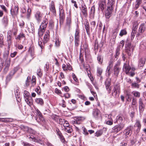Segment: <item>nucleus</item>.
<instances>
[{
    "label": "nucleus",
    "instance_id": "obj_60",
    "mask_svg": "<svg viewBox=\"0 0 146 146\" xmlns=\"http://www.w3.org/2000/svg\"><path fill=\"white\" fill-rule=\"evenodd\" d=\"M11 36L10 35H8L7 37V40L9 44L11 42Z\"/></svg>",
    "mask_w": 146,
    "mask_h": 146
},
{
    "label": "nucleus",
    "instance_id": "obj_26",
    "mask_svg": "<svg viewBox=\"0 0 146 146\" xmlns=\"http://www.w3.org/2000/svg\"><path fill=\"white\" fill-rule=\"evenodd\" d=\"M28 29L30 33H32L33 32L34 28V26L32 25V24H30L28 27Z\"/></svg>",
    "mask_w": 146,
    "mask_h": 146
},
{
    "label": "nucleus",
    "instance_id": "obj_11",
    "mask_svg": "<svg viewBox=\"0 0 146 146\" xmlns=\"http://www.w3.org/2000/svg\"><path fill=\"white\" fill-rule=\"evenodd\" d=\"M37 116L38 117V122H42L43 123L44 121V119L42 115L40 112L37 109Z\"/></svg>",
    "mask_w": 146,
    "mask_h": 146
},
{
    "label": "nucleus",
    "instance_id": "obj_43",
    "mask_svg": "<svg viewBox=\"0 0 146 146\" xmlns=\"http://www.w3.org/2000/svg\"><path fill=\"white\" fill-rule=\"evenodd\" d=\"M116 121L115 122H117V121H119V122L121 123L123 121V118L121 116H117L116 117Z\"/></svg>",
    "mask_w": 146,
    "mask_h": 146
},
{
    "label": "nucleus",
    "instance_id": "obj_31",
    "mask_svg": "<svg viewBox=\"0 0 146 146\" xmlns=\"http://www.w3.org/2000/svg\"><path fill=\"white\" fill-rule=\"evenodd\" d=\"M87 73L88 75V76L89 77L91 81L92 82L94 80V79L93 76L92 75V74H91L90 71L89 70L88 71H87Z\"/></svg>",
    "mask_w": 146,
    "mask_h": 146
},
{
    "label": "nucleus",
    "instance_id": "obj_64",
    "mask_svg": "<svg viewBox=\"0 0 146 146\" xmlns=\"http://www.w3.org/2000/svg\"><path fill=\"white\" fill-rule=\"evenodd\" d=\"M17 52H14L11 53V56L12 58H13L15 57L16 55L17 54Z\"/></svg>",
    "mask_w": 146,
    "mask_h": 146
},
{
    "label": "nucleus",
    "instance_id": "obj_1",
    "mask_svg": "<svg viewBox=\"0 0 146 146\" xmlns=\"http://www.w3.org/2000/svg\"><path fill=\"white\" fill-rule=\"evenodd\" d=\"M123 70L126 74L131 76L133 77L135 74L134 71L135 68L134 67L131 68L128 62H126L124 63Z\"/></svg>",
    "mask_w": 146,
    "mask_h": 146
},
{
    "label": "nucleus",
    "instance_id": "obj_25",
    "mask_svg": "<svg viewBox=\"0 0 146 146\" xmlns=\"http://www.w3.org/2000/svg\"><path fill=\"white\" fill-rule=\"evenodd\" d=\"M95 12V7L93 5L91 8L90 11V14L91 16L94 17Z\"/></svg>",
    "mask_w": 146,
    "mask_h": 146
},
{
    "label": "nucleus",
    "instance_id": "obj_45",
    "mask_svg": "<svg viewBox=\"0 0 146 146\" xmlns=\"http://www.w3.org/2000/svg\"><path fill=\"white\" fill-rule=\"evenodd\" d=\"M55 44L56 46H58L60 45V41L59 38H56L55 41Z\"/></svg>",
    "mask_w": 146,
    "mask_h": 146
},
{
    "label": "nucleus",
    "instance_id": "obj_55",
    "mask_svg": "<svg viewBox=\"0 0 146 146\" xmlns=\"http://www.w3.org/2000/svg\"><path fill=\"white\" fill-rule=\"evenodd\" d=\"M37 75L39 77H41L42 75V73L40 69H38L37 70Z\"/></svg>",
    "mask_w": 146,
    "mask_h": 146
},
{
    "label": "nucleus",
    "instance_id": "obj_41",
    "mask_svg": "<svg viewBox=\"0 0 146 146\" xmlns=\"http://www.w3.org/2000/svg\"><path fill=\"white\" fill-rule=\"evenodd\" d=\"M25 37L24 34L23 33H21L18 35L17 37L16 38V39H18L20 40L21 38H23Z\"/></svg>",
    "mask_w": 146,
    "mask_h": 146
},
{
    "label": "nucleus",
    "instance_id": "obj_38",
    "mask_svg": "<svg viewBox=\"0 0 146 146\" xmlns=\"http://www.w3.org/2000/svg\"><path fill=\"white\" fill-rule=\"evenodd\" d=\"M23 96L24 99L27 98L28 97H29L31 96H30L29 93L27 91L25 90L24 91Z\"/></svg>",
    "mask_w": 146,
    "mask_h": 146
},
{
    "label": "nucleus",
    "instance_id": "obj_27",
    "mask_svg": "<svg viewBox=\"0 0 146 146\" xmlns=\"http://www.w3.org/2000/svg\"><path fill=\"white\" fill-rule=\"evenodd\" d=\"M112 67V63L111 62H110L109 66H108L107 69V72L108 74V75H110L111 74L110 72V70L111 68Z\"/></svg>",
    "mask_w": 146,
    "mask_h": 146
},
{
    "label": "nucleus",
    "instance_id": "obj_59",
    "mask_svg": "<svg viewBox=\"0 0 146 146\" xmlns=\"http://www.w3.org/2000/svg\"><path fill=\"white\" fill-rule=\"evenodd\" d=\"M98 60L100 64H102V60L101 59L100 56H99L98 57Z\"/></svg>",
    "mask_w": 146,
    "mask_h": 146
},
{
    "label": "nucleus",
    "instance_id": "obj_16",
    "mask_svg": "<svg viewBox=\"0 0 146 146\" xmlns=\"http://www.w3.org/2000/svg\"><path fill=\"white\" fill-rule=\"evenodd\" d=\"M25 100L27 103L29 105H31L33 102V100L31 96L25 98Z\"/></svg>",
    "mask_w": 146,
    "mask_h": 146
},
{
    "label": "nucleus",
    "instance_id": "obj_34",
    "mask_svg": "<svg viewBox=\"0 0 146 146\" xmlns=\"http://www.w3.org/2000/svg\"><path fill=\"white\" fill-rule=\"evenodd\" d=\"M120 49L119 47H117L115 51V54L114 56L116 58L118 56L119 54V51Z\"/></svg>",
    "mask_w": 146,
    "mask_h": 146
},
{
    "label": "nucleus",
    "instance_id": "obj_58",
    "mask_svg": "<svg viewBox=\"0 0 146 146\" xmlns=\"http://www.w3.org/2000/svg\"><path fill=\"white\" fill-rule=\"evenodd\" d=\"M31 12V9H29L27 10V17L28 18H29L30 17Z\"/></svg>",
    "mask_w": 146,
    "mask_h": 146
},
{
    "label": "nucleus",
    "instance_id": "obj_20",
    "mask_svg": "<svg viewBox=\"0 0 146 146\" xmlns=\"http://www.w3.org/2000/svg\"><path fill=\"white\" fill-rule=\"evenodd\" d=\"M120 90L119 86L118 85H117L115 86L113 90V94L115 93V94H116L117 92H119Z\"/></svg>",
    "mask_w": 146,
    "mask_h": 146
},
{
    "label": "nucleus",
    "instance_id": "obj_52",
    "mask_svg": "<svg viewBox=\"0 0 146 146\" xmlns=\"http://www.w3.org/2000/svg\"><path fill=\"white\" fill-rule=\"evenodd\" d=\"M136 33V31H132V32L131 33V40H133V39L134 36H135V34Z\"/></svg>",
    "mask_w": 146,
    "mask_h": 146
},
{
    "label": "nucleus",
    "instance_id": "obj_10",
    "mask_svg": "<svg viewBox=\"0 0 146 146\" xmlns=\"http://www.w3.org/2000/svg\"><path fill=\"white\" fill-rule=\"evenodd\" d=\"M146 60V58L145 57H142L140 58L139 60L138 66L139 67H143Z\"/></svg>",
    "mask_w": 146,
    "mask_h": 146
},
{
    "label": "nucleus",
    "instance_id": "obj_8",
    "mask_svg": "<svg viewBox=\"0 0 146 146\" xmlns=\"http://www.w3.org/2000/svg\"><path fill=\"white\" fill-rule=\"evenodd\" d=\"M146 29V23H141L140 26L139 30V33H138V36L141 34Z\"/></svg>",
    "mask_w": 146,
    "mask_h": 146
},
{
    "label": "nucleus",
    "instance_id": "obj_23",
    "mask_svg": "<svg viewBox=\"0 0 146 146\" xmlns=\"http://www.w3.org/2000/svg\"><path fill=\"white\" fill-rule=\"evenodd\" d=\"M63 129L66 132L69 133H71L72 131V129L71 127L69 126L67 127L64 128Z\"/></svg>",
    "mask_w": 146,
    "mask_h": 146
},
{
    "label": "nucleus",
    "instance_id": "obj_3",
    "mask_svg": "<svg viewBox=\"0 0 146 146\" xmlns=\"http://www.w3.org/2000/svg\"><path fill=\"white\" fill-rule=\"evenodd\" d=\"M80 33L79 30L78 29H76L74 36V42L75 46L76 47L78 46L79 44Z\"/></svg>",
    "mask_w": 146,
    "mask_h": 146
},
{
    "label": "nucleus",
    "instance_id": "obj_24",
    "mask_svg": "<svg viewBox=\"0 0 146 146\" xmlns=\"http://www.w3.org/2000/svg\"><path fill=\"white\" fill-rule=\"evenodd\" d=\"M78 122V124H80L84 119V118L82 117H75Z\"/></svg>",
    "mask_w": 146,
    "mask_h": 146
},
{
    "label": "nucleus",
    "instance_id": "obj_47",
    "mask_svg": "<svg viewBox=\"0 0 146 146\" xmlns=\"http://www.w3.org/2000/svg\"><path fill=\"white\" fill-rule=\"evenodd\" d=\"M125 134L127 135H130L131 131L130 128H128L125 130Z\"/></svg>",
    "mask_w": 146,
    "mask_h": 146
},
{
    "label": "nucleus",
    "instance_id": "obj_21",
    "mask_svg": "<svg viewBox=\"0 0 146 146\" xmlns=\"http://www.w3.org/2000/svg\"><path fill=\"white\" fill-rule=\"evenodd\" d=\"M18 10V7L17 6H15L14 8L11 9V12L13 13V15H16L17 14Z\"/></svg>",
    "mask_w": 146,
    "mask_h": 146
},
{
    "label": "nucleus",
    "instance_id": "obj_39",
    "mask_svg": "<svg viewBox=\"0 0 146 146\" xmlns=\"http://www.w3.org/2000/svg\"><path fill=\"white\" fill-rule=\"evenodd\" d=\"M72 77L74 80L75 81L76 83L75 84L76 85H78V80L76 76L74 73L72 74Z\"/></svg>",
    "mask_w": 146,
    "mask_h": 146
},
{
    "label": "nucleus",
    "instance_id": "obj_5",
    "mask_svg": "<svg viewBox=\"0 0 146 146\" xmlns=\"http://www.w3.org/2000/svg\"><path fill=\"white\" fill-rule=\"evenodd\" d=\"M72 24L71 16L70 13L66 18V27L70 29Z\"/></svg>",
    "mask_w": 146,
    "mask_h": 146
},
{
    "label": "nucleus",
    "instance_id": "obj_63",
    "mask_svg": "<svg viewBox=\"0 0 146 146\" xmlns=\"http://www.w3.org/2000/svg\"><path fill=\"white\" fill-rule=\"evenodd\" d=\"M24 22L23 21H21L20 22L19 25L22 28L24 27Z\"/></svg>",
    "mask_w": 146,
    "mask_h": 146
},
{
    "label": "nucleus",
    "instance_id": "obj_17",
    "mask_svg": "<svg viewBox=\"0 0 146 146\" xmlns=\"http://www.w3.org/2000/svg\"><path fill=\"white\" fill-rule=\"evenodd\" d=\"M119 71V67L118 66L116 65L114 67V74L117 76Z\"/></svg>",
    "mask_w": 146,
    "mask_h": 146
},
{
    "label": "nucleus",
    "instance_id": "obj_56",
    "mask_svg": "<svg viewBox=\"0 0 146 146\" xmlns=\"http://www.w3.org/2000/svg\"><path fill=\"white\" fill-rule=\"evenodd\" d=\"M113 121L112 120H108L106 122V124L109 125H111L113 124Z\"/></svg>",
    "mask_w": 146,
    "mask_h": 146
},
{
    "label": "nucleus",
    "instance_id": "obj_22",
    "mask_svg": "<svg viewBox=\"0 0 146 146\" xmlns=\"http://www.w3.org/2000/svg\"><path fill=\"white\" fill-rule=\"evenodd\" d=\"M50 10L53 13H56V10L54 6V3L52 1L51 3V7L50 8Z\"/></svg>",
    "mask_w": 146,
    "mask_h": 146
},
{
    "label": "nucleus",
    "instance_id": "obj_30",
    "mask_svg": "<svg viewBox=\"0 0 146 146\" xmlns=\"http://www.w3.org/2000/svg\"><path fill=\"white\" fill-rule=\"evenodd\" d=\"M127 31L125 29H123L122 30H121L119 35L121 36H123L124 35H126L127 34Z\"/></svg>",
    "mask_w": 146,
    "mask_h": 146
},
{
    "label": "nucleus",
    "instance_id": "obj_46",
    "mask_svg": "<svg viewBox=\"0 0 146 146\" xmlns=\"http://www.w3.org/2000/svg\"><path fill=\"white\" fill-rule=\"evenodd\" d=\"M131 86L133 88H139V85L137 83L134 82L132 84Z\"/></svg>",
    "mask_w": 146,
    "mask_h": 146
},
{
    "label": "nucleus",
    "instance_id": "obj_37",
    "mask_svg": "<svg viewBox=\"0 0 146 146\" xmlns=\"http://www.w3.org/2000/svg\"><path fill=\"white\" fill-rule=\"evenodd\" d=\"M115 0H108V5L110 6H112L115 3Z\"/></svg>",
    "mask_w": 146,
    "mask_h": 146
},
{
    "label": "nucleus",
    "instance_id": "obj_35",
    "mask_svg": "<svg viewBox=\"0 0 146 146\" xmlns=\"http://www.w3.org/2000/svg\"><path fill=\"white\" fill-rule=\"evenodd\" d=\"M31 83L32 86H34L35 85L36 83V79L35 76H33Z\"/></svg>",
    "mask_w": 146,
    "mask_h": 146
},
{
    "label": "nucleus",
    "instance_id": "obj_51",
    "mask_svg": "<svg viewBox=\"0 0 146 146\" xmlns=\"http://www.w3.org/2000/svg\"><path fill=\"white\" fill-rule=\"evenodd\" d=\"M53 119L56 122H58L59 121V117L56 115H55L53 117Z\"/></svg>",
    "mask_w": 146,
    "mask_h": 146
},
{
    "label": "nucleus",
    "instance_id": "obj_44",
    "mask_svg": "<svg viewBox=\"0 0 146 146\" xmlns=\"http://www.w3.org/2000/svg\"><path fill=\"white\" fill-rule=\"evenodd\" d=\"M37 103L41 105L43 104L44 102L41 98H37Z\"/></svg>",
    "mask_w": 146,
    "mask_h": 146
},
{
    "label": "nucleus",
    "instance_id": "obj_19",
    "mask_svg": "<svg viewBox=\"0 0 146 146\" xmlns=\"http://www.w3.org/2000/svg\"><path fill=\"white\" fill-rule=\"evenodd\" d=\"M60 14L59 16L60 18L63 19L65 17V14L64 13L63 10L62 9V7H60L59 9Z\"/></svg>",
    "mask_w": 146,
    "mask_h": 146
},
{
    "label": "nucleus",
    "instance_id": "obj_54",
    "mask_svg": "<svg viewBox=\"0 0 146 146\" xmlns=\"http://www.w3.org/2000/svg\"><path fill=\"white\" fill-rule=\"evenodd\" d=\"M120 45L119 46H118L117 47H119L120 48H122L124 44V41L123 40H121L120 42Z\"/></svg>",
    "mask_w": 146,
    "mask_h": 146
},
{
    "label": "nucleus",
    "instance_id": "obj_7",
    "mask_svg": "<svg viewBox=\"0 0 146 146\" xmlns=\"http://www.w3.org/2000/svg\"><path fill=\"white\" fill-rule=\"evenodd\" d=\"M124 125L123 124H120L114 126L112 128L113 131L114 133L117 132L121 130L124 127Z\"/></svg>",
    "mask_w": 146,
    "mask_h": 146
},
{
    "label": "nucleus",
    "instance_id": "obj_15",
    "mask_svg": "<svg viewBox=\"0 0 146 146\" xmlns=\"http://www.w3.org/2000/svg\"><path fill=\"white\" fill-rule=\"evenodd\" d=\"M82 12L83 15L85 17L88 16L87 10L86 6H82L81 8Z\"/></svg>",
    "mask_w": 146,
    "mask_h": 146
},
{
    "label": "nucleus",
    "instance_id": "obj_2",
    "mask_svg": "<svg viewBox=\"0 0 146 146\" xmlns=\"http://www.w3.org/2000/svg\"><path fill=\"white\" fill-rule=\"evenodd\" d=\"M47 21V19H44L43 22L40 25L38 31V35L39 36H40L43 35V33L44 31V29L46 27L47 24L48 23Z\"/></svg>",
    "mask_w": 146,
    "mask_h": 146
},
{
    "label": "nucleus",
    "instance_id": "obj_48",
    "mask_svg": "<svg viewBox=\"0 0 146 146\" xmlns=\"http://www.w3.org/2000/svg\"><path fill=\"white\" fill-rule=\"evenodd\" d=\"M91 28L92 29H94L95 27L96 22L95 21L92 22L90 23Z\"/></svg>",
    "mask_w": 146,
    "mask_h": 146
},
{
    "label": "nucleus",
    "instance_id": "obj_53",
    "mask_svg": "<svg viewBox=\"0 0 146 146\" xmlns=\"http://www.w3.org/2000/svg\"><path fill=\"white\" fill-rule=\"evenodd\" d=\"M49 26L51 28H52L54 26V23L52 20H50L49 21Z\"/></svg>",
    "mask_w": 146,
    "mask_h": 146
},
{
    "label": "nucleus",
    "instance_id": "obj_14",
    "mask_svg": "<svg viewBox=\"0 0 146 146\" xmlns=\"http://www.w3.org/2000/svg\"><path fill=\"white\" fill-rule=\"evenodd\" d=\"M134 49L132 46H128L126 49L127 53L129 56H131L132 54L133 51Z\"/></svg>",
    "mask_w": 146,
    "mask_h": 146
},
{
    "label": "nucleus",
    "instance_id": "obj_6",
    "mask_svg": "<svg viewBox=\"0 0 146 146\" xmlns=\"http://www.w3.org/2000/svg\"><path fill=\"white\" fill-rule=\"evenodd\" d=\"M113 9V7L108 6V8L105 13V16L106 18L109 19L111 17Z\"/></svg>",
    "mask_w": 146,
    "mask_h": 146
},
{
    "label": "nucleus",
    "instance_id": "obj_9",
    "mask_svg": "<svg viewBox=\"0 0 146 146\" xmlns=\"http://www.w3.org/2000/svg\"><path fill=\"white\" fill-rule=\"evenodd\" d=\"M134 127L136 129V131L137 133H138L140 131L141 127L140 122L139 120H136V122L134 125Z\"/></svg>",
    "mask_w": 146,
    "mask_h": 146
},
{
    "label": "nucleus",
    "instance_id": "obj_32",
    "mask_svg": "<svg viewBox=\"0 0 146 146\" xmlns=\"http://www.w3.org/2000/svg\"><path fill=\"white\" fill-rule=\"evenodd\" d=\"M142 0H136V4L135 6L136 9H137L139 8V5L142 3Z\"/></svg>",
    "mask_w": 146,
    "mask_h": 146
},
{
    "label": "nucleus",
    "instance_id": "obj_50",
    "mask_svg": "<svg viewBox=\"0 0 146 146\" xmlns=\"http://www.w3.org/2000/svg\"><path fill=\"white\" fill-rule=\"evenodd\" d=\"M30 79V77H28L27 78V79L26 81L25 84L27 86H28L29 85L30 82L29 80Z\"/></svg>",
    "mask_w": 146,
    "mask_h": 146
},
{
    "label": "nucleus",
    "instance_id": "obj_28",
    "mask_svg": "<svg viewBox=\"0 0 146 146\" xmlns=\"http://www.w3.org/2000/svg\"><path fill=\"white\" fill-rule=\"evenodd\" d=\"M131 93L135 97L139 98L140 96V93L138 91H133Z\"/></svg>",
    "mask_w": 146,
    "mask_h": 146
},
{
    "label": "nucleus",
    "instance_id": "obj_4",
    "mask_svg": "<svg viewBox=\"0 0 146 146\" xmlns=\"http://www.w3.org/2000/svg\"><path fill=\"white\" fill-rule=\"evenodd\" d=\"M139 108L140 115H142L145 108V105L143 102L142 100L140 98L139 100Z\"/></svg>",
    "mask_w": 146,
    "mask_h": 146
},
{
    "label": "nucleus",
    "instance_id": "obj_12",
    "mask_svg": "<svg viewBox=\"0 0 146 146\" xmlns=\"http://www.w3.org/2000/svg\"><path fill=\"white\" fill-rule=\"evenodd\" d=\"M106 6V1L105 0H102L100 1L99 3V7L101 10L103 11Z\"/></svg>",
    "mask_w": 146,
    "mask_h": 146
},
{
    "label": "nucleus",
    "instance_id": "obj_18",
    "mask_svg": "<svg viewBox=\"0 0 146 146\" xmlns=\"http://www.w3.org/2000/svg\"><path fill=\"white\" fill-rule=\"evenodd\" d=\"M102 69L100 68H98L97 71V74L98 76L100 77L102 79V77L101 76L102 73Z\"/></svg>",
    "mask_w": 146,
    "mask_h": 146
},
{
    "label": "nucleus",
    "instance_id": "obj_42",
    "mask_svg": "<svg viewBox=\"0 0 146 146\" xmlns=\"http://www.w3.org/2000/svg\"><path fill=\"white\" fill-rule=\"evenodd\" d=\"M132 104L136 108H137V100L135 98H133L132 99Z\"/></svg>",
    "mask_w": 146,
    "mask_h": 146
},
{
    "label": "nucleus",
    "instance_id": "obj_49",
    "mask_svg": "<svg viewBox=\"0 0 146 146\" xmlns=\"http://www.w3.org/2000/svg\"><path fill=\"white\" fill-rule=\"evenodd\" d=\"M82 129L83 131V134L86 135H87L88 134V133L87 132V129L84 127H82Z\"/></svg>",
    "mask_w": 146,
    "mask_h": 146
},
{
    "label": "nucleus",
    "instance_id": "obj_57",
    "mask_svg": "<svg viewBox=\"0 0 146 146\" xmlns=\"http://www.w3.org/2000/svg\"><path fill=\"white\" fill-rule=\"evenodd\" d=\"M56 131H57V134L58 135L59 138L63 136L60 131H59V129H56Z\"/></svg>",
    "mask_w": 146,
    "mask_h": 146
},
{
    "label": "nucleus",
    "instance_id": "obj_36",
    "mask_svg": "<svg viewBox=\"0 0 146 146\" xmlns=\"http://www.w3.org/2000/svg\"><path fill=\"white\" fill-rule=\"evenodd\" d=\"M3 23L5 26L6 27L8 23V20L6 17L3 18Z\"/></svg>",
    "mask_w": 146,
    "mask_h": 146
},
{
    "label": "nucleus",
    "instance_id": "obj_61",
    "mask_svg": "<svg viewBox=\"0 0 146 146\" xmlns=\"http://www.w3.org/2000/svg\"><path fill=\"white\" fill-rule=\"evenodd\" d=\"M66 66H67V70H72V68L71 67V66L69 63L67 64Z\"/></svg>",
    "mask_w": 146,
    "mask_h": 146
},
{
    "label": "nucleus",
    "instance_id": "obj_62",
    "mask_svg": "<svg viewBox=\"0 0 146 146\" xmlns=\"http://www.w3.org/2000/svg\"><path fill=\"white\" fill-rule=\"evenodd\" d=\"M64 119H59V123L61 125H62V123H63V122H64Z\"/></svg>",
    "mask_w": 146,
    "mask_h": 146
},
{
    "label": "nucleus",
    "instance_id": "obj_13",
    "mask_svg": "<svg viewBox=\"0 0 146 146\" xmlns=\"http://www.w3.org/2000/svg\"><path fill=\"white\" fill-rule=\"evenodd\" d=\"M100 111L99 110L95 109L93 112V115L95 118L98 119L100 116Z\"/></svg>",
    "mask_w": 146,
    "mask_h": 146
},
{
    "label": "nucleus",
    "instance_id": "obj_29",
    "mask_svg": "<svg viewBox=\"0 0 146 146\" xmlns=\"http://www.w3.org/2000/svg\"><path fill=\"white\" fill-rule=\"evenodd\" d=\"M42 15L39 11L37 12V20L40 21L42 20Z\"/></svg>",
    "mask_w": 146,
    "mask_h": 146
},
{
    "label": "nucleus",
    "instance_id": "obj_33",
    "mask_svg": "<svg viewBox=\"0 0 146 146\" xmlns=\"http://www.w3.org/2000/svg\"><path fill=\"white\" fill-rule=\"evenodd\" d=\"M85 27L87 33L88 34L90 32V27L88 22H86V24H85Z\"/></svg>",
    "mask_w": 146,
    "mask_h": 146
},
{
    "label": "nucleus",
    "instance_id": "obj_40",
    "mask_svg": "<svg viewBox=\"0 0 146 146\" xmlns=\"http://www.w3.org/2000/svg\"><path fill=\"white\" fill-rule=\"evenodd\" d=\"M102 133L103 131L102 130H99L97 131L95 133V136H96L97 137H99L101 136L102 134Z\"/></svg>",
    "mask_w": 146,
    "mask_h": 146
}]
</instances>
